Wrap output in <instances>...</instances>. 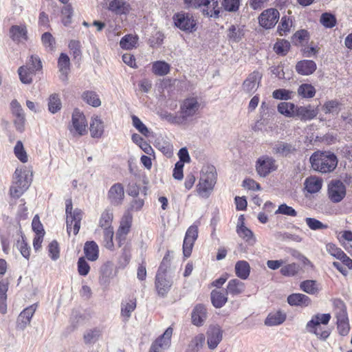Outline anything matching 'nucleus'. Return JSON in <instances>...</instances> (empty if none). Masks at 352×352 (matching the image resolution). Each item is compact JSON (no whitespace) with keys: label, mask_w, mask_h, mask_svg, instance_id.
<instances>
[{"label":"nucleus","mask_w":352,"mask_h":352,"mask_svg":"<svg viewBox=\"0 0 352 352\" xmlns=\"http://www.w3.org/2000/svg\"><path fill=\"white\" fill-rule=\"evenodd\" d=\"M262 76V74L256 70L250 73L242 84L243 91L250 95L253 94L259 87Z\"/></svg>","instance_id":"obj_11"},{"label":"nucleus","mask_w":352,"mask_h":352,"mask_svg":"<svg viewBox=\"0 0 352 352\" xmlns=\"http://www.w3.org/2000/svg\"><path fill=\"white\" fill-rule=\"evenodd\" d=\"M173 285V280L167 276L156 274L155 287L159 296L165 298Z\"/></svg>","instance_id":"obj_14"},{"label":"nucleus","mask_w":352,"mask_h":352,"mask_svg":"<svg viewBox=\"0 0 352 352\" xmlns=\"http://www.w3.org/2000/svg\"><path fill=\"white\" fill-rule=\"evenodd\" d=\"M90 133L92 138H99L104 133V123L98 116H93L90 122Z\"/></svg>","instance_id":"obj_27"},{"label":"nucleus","mask_w":352,"mask_h":352,"mask_svg":"<svg viewBox=\"0 0 352 352\" xmlns=\"http://www.w3.org/2000/svg\"><path fill=\"white\" fill-rule=\"evenodd\" d=\"M283 214L289 217H296L297 212L294 208L287 206L286 204H280L275 211V214Z\"/></svg>","instance_id":"obj_60"},{"label":"nucleus","mask_w":352,"mask_h":352,"mask_svg":"<svg viewBox=\"0 0 352 352\" xmlns=\"http://www.w3.org/2000/svg\"><path fill=\"white\" fill-rule=\"evenodd\" d=\"M244 290L245 284L242 281L234 278L228 282L226 289V294H230L233 296H238L242 294Z\"/></svg>","instance_id":"obj_29"},{"label":"nucleus","mask_w":352,"mask_h":352,"mask_svg":"<svg viewBox=\"0 0 352 352\" xmlns=\"http://www.w3.org/2000/svg\"><path fill=\"white\" fill-rule=\"evenodd\" d=\"M295 112V118H298L304 121L311 120L318 115V110L311 104L306 107L296 105Z\"/></svg>","instance_id":"obj_20"},{"label":"nucleus","mask_w":352,"mask_h":352,"mask_svg":"<svg viewBox=\"0 0 352 352\" xmlns=\"http://www.w3.org/2000/svg\"><path fill=\"white\" fill-rule=\"evenodd\" d=\"M62 103L58 94H53L50 96L48 99V110L52 113H56L60 110Z\"/></svg>","instance_id":"obj_46"},{"label":"nucleus","mask_w":352,"mask_h":352,"mask_svg":"<svg viewBox=\"0 0 352 352\" xmlns=\"http://www.w3.org/2000/svg\"><path fill=\"white\" fill-rule=\"evenodd\" d=\"M298 94L303 98H311L315 96L316 89L310 84H302L298 89Z\"/></svg>","instance_id":"obj_45"},{"label":"nucleus","mask_w":352,"mask_h":352,"mask_svg":"<svg viewBox=\"0 0 352 352\" xmlns=\"http://www.w3.org/2000/svg\"><path fill=\"white\" fill-rule=\"evenodd\" d=\"M78 272L80 276H87L90 270V266L84 257H80L78 263Z\"/></svg>","instance_id":"obj_64"},{"label":"nucleus","mask_w":352,"mask_h":352,"mask_svg":"<svg viewBox=\"0 0 352 352\" xmlns=\"http://www.w3.org/2000/svg\"><path fill=\"white\" fill-rule=\"evenodd\" d=\"M285 319L286 314L281 311H277L268 314L265 320V324L270 327L277 326L284 322Z\"/></svg>","instance_id":"obj_31"},{"label":"nucleus","mask_w":352,"mask_h":352,"mask_svg":"<svg viewBox=\"0 0 352 352\" xmlns=\"http://www.w3.org/2000/svg\"><path fill=\"white\" fill-rule=\"evenodd\" d=\"M11 38L14 41L19 42L21 40H27V30L25 27L12 25L10 30Z\"/></svg>","instance_id":"obj_38"},{"label":"nucleus","mask_w":352,"mask_h":352,"mask_svg":"<svg viewBox=\"0 0 352 352\" xmlns=\"http://www.w3.org/2000/svg\"><path fill=\"white\" fill-rule=\"evenodd\" d=\"M84 252L86 258L89 261H95L98 258V246L94 241H87L85 243L84 246Z\"/></svg>","instance_id":"obj_28"},{"label":"nucleus","mask_w":352,"mask_h":352,"mask_svg":"<svg viewBox=\"0 0 352 352\" xmlns=\"http://www.w3.org/2000/svg\"><path fill=\"white\" fill-rule=\"evenodd\" d=\"M223 331L219 326H212L208 331L207 342L210 349H215L222 340Z\"/></svg>","instance_id":"obj_22"},{"label":"nucleus","mask_w":352,"mask_h":352,"mask_svg":"<svg viewBox=\"0 0 352 352\" xmlns=\"http://www.w3.org/2000/svg\"><path fill=\"white\" fill-rule=\"evenodd\" d=\"M245 26L231 25L227 30V38L231 43H239L245 36Z\"/></svg>","instance_id":"obj_21"},{"label":"nucleus","mask_w":352,"mask_h":352,"mask_svg":"<svg viewBox=\"0 0 352 352\" xmlns=\"http://www.w3.org/2000/svg\"><path fill=\"white\" fill-rule=\"evenodd\" d=\"M300 289L309 294H316L318 292V289L316 286V281L313 280H307L301 282L300 285Z\"/></svg>","instance_id":"obj_54"},{"label":"nucleus","mask_w":352,"mask_h":352,"mask_svg":"<svg viewBox=\"0 0 352 352\" xmlns=\"http://www.w3.org/2000/svg\"><path fill=\"white\" fill-rule=\"evenodd\" d=\"M346 193V186L340 180L333 179L328 184L327 195L331 202H340L345 197Z\"/></svg>","instance_id":"obj_7"},{"label":"nucleus","mask_w":352,"mask_h":352,"mask_svg":"<svg viewBox=\"0 0 352 352\" xmlns=\"http://www.w3.org/2000/svg\"><path fill=\"white\" fill-rule=\"evenodd\" d=\"M250 272V267L247 261H239L236 263L235 273L239 278L245 280L248 278Z\"/></svg>","instance_id":"obj_35"},{"label":"nucleus","mask_w":352,"mask_h":352,"mask_svg":"<svg viewBox=\"0 0 352 352\" xmlns=\"http://www.w3.org/2000/svg\"><path fill=\"white\" fill-rule=\"evenodd\" d=\"M14 153L16 158L22 163H25L28 162V155L21 140L16 142V144L14 148Z\"/></svg>","instance_id":"obj_51"},{"label":"nucleus","mask_w":352,"mask_h":352,"mask_svg":"<svg viewBox=\"0 0 352 352\" xmlns=\"http://www.w3.org/2000/svg\"><path fill=\"white\" fill-rule=\"evenodd\" d=\"M41 41L44 47L49 51H53L55 48V38L50 32H45L41 36Z\"/></svg>","instance_id":"obj_57"},{"label":"nucleus","mask_w":352,"mask_h":352,"mask_svg":"<svg viewBox=\"0 0 352 352\" xmlns=\"http://www.w3.org/2000/svg\"><path fill=\"white\" fill-rule=\"evenodd\" d=\"M136 306L137 300L134 297L122 300L121 303V316L124 318L125 320H128L131 318L132 312L135 309Z\"/></svg>","instance_id":"obj_25"},{"label":"nucleus","mask_w":352,"mask_h":352,"mask_svg":"<svg viewBox=\"0 0 352 352\" xmlns=\"http://www.w3.org/2000/svg\"><path fill=\"white\" fill-rule=\"evenodd\" d=\"M316 69L317 65L316 63L311 60H302L296 65V72L302 76L311 75Z\"/></svg>","instance_id":"obj_23"},{"label":"nucleus","mask_w":352,"mask_h":352,"mask_svg":"<svg viewBox=\"0 0 352 352\" xmlns=\"http://www.w3.org/2000/svg\"><path fill=\"white\" fill-rule=\"evenodd\" d=\"M337 329L340 335L346 336L350 331L349 317L337 318Z\"/></svg>","instance_id":"obj_53"},{"label":"nucleus","mask_w":352,"mask_h":352,"mask_svg":"<svg viewBox=\"0 0 352 352\" xmlns=\"http://www.w3.org/2000/svg\"><path fill=\"white\" fill-rule=\"evenodd\" d=\"M87 122L85 115L79 109H75L72 116L70 131L81 136L87 133Z\"/></svg>","instance_id":"obj_9"},{"label":"nucleus","mask_w":352,"mask_h":352,"mask_svg":"<svg viewBox=\"0 0 352 352\" xmlns=\"http://www.w3.org/2000/svg\"><path fill=\"white\" fill-rule=\"evenodd\" d=\"M217 182V173L214 166H206L201 170V177L197 186V193L202 198H208Z\"/></svg>","instance_id":"obj_3"},{"label":"nucleus","mask_w":352,"mask_h":352,"mask_svg":"<svg viewBox=\"0 0 352 352\" xmlns=\"http://www.w3.org/2000/svg\"><path fill=\"white\" fill-rule=\"evenodd\" d=\"M204 340L205 338L203 334L195 336L188 344L186 352H198L202 347Z\"/></svg>","instance_id":"obj_47"},{"label":"nucleus","mask_w":352,"mask_h":352,"mask_svg":"<svg viewBox=\"0 0 352 352\" xmlns=\"http://www.w3.org/2000/svg\"><path fill=\"white\" fill-rule=\"evenodd\" d=\"M25 66H28L29 69L33 71L35 73L37 71L41 70L43 67L40 58L38 56L34 55H31L30 56Z\"/></svg>","instance_id":"obj_55"},{"label":"nucleus","mask_w":352,"mask_h":352,"mask_svg":"<svg viewBox=\"0 0 352 352\" xmlns=\"http://www.w3.org/2000/svg\"><path fill=\"white\" fill-rule=\"evenodd\" d=\"M18 74L22 83L30 85L32 82V76L35 72L29 69L28 66L23 65L18 69Z\"/></svg>","instance_id":"obj_41"},{"label":"nucleus","mask_w":352,"mask_h":352,"mask_svg":"<svg viewBox=\"0 0 352 352\" xmlns=\"http://www.w3.org/2000/svg\"><path fill=\"white\" fill-rule=\"evenodd\" d=\"M320 22L326 28H332L336 25L337 20L333 14L324 12L321 14Z\"/></svg>","instance_id":"obj_48"},{"label":"nucleus","mask_w":352,"mask_h":352,"mask_svg":"<svg viewBox=\"0 0 352 352\" xmlns=\"http://www.w3.org/2000/svg\"><path fill=\"white\" fill-rule=\"evenodd\" d=\"M287 301L291 306L301 307H307L311 303V299L309 296L299 293L289 295Z\"/></svg>","instance_id":"obj_24"},{"label":"nucleus","mask_w":352,"mask_h":352,"mask_svg":"<svg viewBox=\"0 0 352 352\" xmlns=\"http://www.w3.org/2000/svg\"><path fill=\"white\" fill-rule=\"evenodd\" d=\"M309 37V34L306 30H300L295 32L293 35L292 39V42L296 45H300L302 43V41L305 40H308Z\"/></svg>","instance_id":"obj_62"},{"label":"nucleus","mask_w":352,"mask_h":352,"mask_svg":"<svg viewBox=\"0 0 352 352\" xmlns=\"http://www.w3.org/2000/svg\"><path fill=\"white\" fill-rule=\"evenodd\" d=\"M102 229L104 230L103 235L104 246L108 249H112L113 248V237L114 234L113 227Z\"/></svg>","instance_id":"obj_61"},{"label":"nucleus","mask_w":352,"mask_h":352,"mask_svg":"<svg viewBox=\"0 0 352 352\" xmlns=\"http://www.w3.org/2000/svg\"><path fill=\"white\" fill-rule=\"evenodd\" d=\"M280 14L276 8L267 9L258 16V23L265 29H270L277 23Z\"/></svg>","instance_id":"obj_10"},{"label":"nucleus","mask_w":352,"mask_h":352,"mask_svg":"<svg viewBox=\"0 0 352 352\" xmlns=\"http://www.w3.org/2000/svg\"><path fill=\"white\" fill-rule=\"evenodd\" d=\"M74 10L71 4H67L61 9L62 23L65 26H68L72 23Z\"/></svg>","instance_id":"obj_50"},{"label":"nucleus","mask_w":352,"mask_h":352,"mask_svg":"<svg viewBox=\"0 0 352 352\" xmlns=\"http://www.w3.org/2000/svg\"><path fill=\"white\" fill-rule=\"evenodd\" d=\"M305 222L308 227L312 230H324L328 228L327 225L322 223L315 218L307 217Z\"/></svg>","instance_id":"obj_59"},{"label":"nucleus","mask_w":352,"mask_h":352,"mask_svg":"<svg viewBox=\"0 0 352 352\" xmlns=\"http://www.w3.org/2000/svg\"><path fill=\"white\" fill-rule=\"evenodd\" d=\"M299 270V265L296 263H292L283 265L280 272L283 276L290 277L296 276L298 273Z\"/></svg>","instance_id":"obj_49"},{"label":"nucleus","mask_w":352,"mask_h":352,"mask_svg":"<svg viewBox=\"0 0 352 352\" xmlns=\"http://www.w3.org/2000/svg\"><path fill=\"white\" fill-rule=\"evenodd\" d=\"M226 293L223 294L220 291L214 289L211 292L210 298L212 305L215 308H221L228 301Z\"/></svg>","instance_id":"obj_33"},{"label":"nucleus","mask_w":352,"mask_h":352,"mask_svg":"<svg viewBox=\"0 0 352 352\" xmlns=\"http://www.w3.org/2000/svg\"><path fill=\"white\" fill-rule=\"evenodd\" d=\"M102 336V330L98 327L86 330L83 335V340L86 344H94Z\"/></svg>","instance_id":"obj_30"},{"label":"nucleus","mask_w":352,"mask_h":352,"mask_svg":"<svg viewBox=\"0 0 352 352\" xmlns=\"http://www.w3.org/2000/svg\"><path fill=\"white\" fill-rule=\"evenodd\" d=\"M330 314H317L307 323L308 332L315 334L318 338L325 340L330 335V330L327 327L331 320Z\"/></svg>","instance_id":"obj_2"},{"label":"nucleus","mask_w":352,"mask_h":352,"mask_svg":"<svg viewBox=\"0 0 352 352\" xmlns=\"http://www.w3.org/2000/svg\"><path fill=\"white\" fill-rule=\"evenodd\" d=\"M276 168V160L272 157L263 155L256 162V170L261 177H265Z\"/></svg>","instance_id":"obj_8"},{"label":"nucleus","mask_w":352,"mask_h":352,"mask_svg":"<svg viewBox=\"0 0 352 352\" xmlns=\"http://www.w3.org/2000/svg\"><path fill=\"white\" fill-rule=\"evenodd\" d=\"M170 65L162 60L155 61L152 65L153 73L159 76H163L168 74L170 72Z\"/></svg>","instance_id":"obj_39"},{"label":"nucleus","mask_w":352,"mask_h":352,"mask_svg":"<svg viewBox=\"0 0 352 352\" xmlns=\"http://www.w3.org/2000/svg\"><path fill=\"white\" fill-rule=\"evenodd\" d=\"M333 304L334 306L336 319L348 317L346 306L343 300L340 299H335Z\"/></svg>","instance_id":"obj_43"},{"label":"nucleus","mask_w":352,"mask_h":352,"mask_svg":"<svg viewBox=\"0 0 352 352\" xmlns=\"http://www.w3.org/2000/svg\"><path fill=\"white\" fill-rule=\"evenodd\" d=\"M138 38L131 34H126L123 36L120 41V46L122 49L131 50L134 47L137 43Z\"/></svg>","instance_id":"obj_52"},{"label":"nucleus","mask_w":352,"mask_h":352,"mask_svg":"<svg viewBox=\"0 0 352 352\" xmlns=\"http://www.w3.org/2000/svg\"><path fill=\"white\" fill-rule=\"evenodd\" d=\"M32 179L25 170L16 168L14 173V181L10 188V194L14 199L19 198L29 188Z\"/></svg>","instance_id":"obj_4"},{"label":"nucleus","mask_w":352,"mask_h":352,"mask_svg":"<svg viewBox=\"0 0 352 352\" xmlns=\"http://www.w3.org/2000/svg\"><path fill=\"white\" fill-rule=\"evenodd\" d=\"M21 239H19L16 242V248L24 258L29 259L30 255V247L25 241V236L23 235H21Z\"/></svg>","instance_id":"obj_56"},{"label":"nucleus","mask_w":352,"mask_h":352,"mask_svg":"<svg viewBox=\"0 0 352 352\" xmlns=\"http://www.w3.org/2000/svg\"><path fill=\"white\" fill-rule=\"evenodd\" d=\"M113 218V210L107 208L101 214L98 225L101 228H112L111 223Z\"/></svg>","instance_id":"obj_37"},{"label":"nucleus","mask_w":352,"mask_h":352,"mask_svg":"<svg viewBox=\"0 0 352 352\" xmlns=\"http://www.w3.org/2000/svg\"><path fill=\"white\" fill-rule=\"evenodd\" d=\"M198 236V228L191 226L187 230L183 243V254L186 258L190 256L195 241Z\"/></svg>","instance_id":"obj_12"},{"label":"nucleus","mask_w":352,"mask_h":352,"mask_svg":"<svg viewBox=\"0 0 352 352\" xmlns=\"http://www.w3.org/2000/svg\"><path fill=\"white\" fill-rule=\"evenodd\" d=\"M305 189L308 192L314 194L318 192L322 188V179L316 177H309L306 179Z\"/></svg>","instance_id":"obj_34"},{"label":"nucleus","mask_w":352,"mask_h":352,"mask_svg":"<svg viewBox=\"0 0 352 352\" xmlns=\"http://www.w3.org/2000/svg\"><path fill=\"white\" fill-rule=\"evenodd\" d=\"M200 107V104L195 97H190L186 98L180 105V117L179 118V122L186 121L188 118L194 116L198 111Z\"/></svg>","instance_id":"obj_6"},{"label":"nucleus","mask_w":352,"mask_h":352,"mask_svg":"<svg viewBox=\"0 0 352 352\" xmlns=\"http://www.w3.org/2000/svg\"><path fill=\"white\" fill-rule=\"evenodd\" d=\"M36 307L37 305L33 304L21 312L17 318L16 329L23 330L28 324H30L31 319L36 311Z\"/></svg>","instance_id":"obj_17"},{"label":"nucleus","mask_w":352,"mask_h":352,"mask_svg":"<svg viewBox=\"0 0 352 352\" xmlns=\"http://www.w3.org/2000/svg\"><path fill=\"white\" fill-rule=\"evenodd\" d=\"M8 283L2 280L0 281V312L5 314L7 312V292Z\"/></svg>","instance_id":"obj_36"},{"label":"nucleus","mask_w":352,"mask_h":352,"mask_svg":"<svg viewBox=\"0 0 352 352\" xmlns=\"http://www.w3.org/2000/svg\"><path fill=\"white\" fill-rule=\"evenodd\" d=\"M173 21L175 27L186 33L197 31V23L193 15L189 12H179L173 14Z\"/></svg>","instance_id":"obj_5"},{"label":"nucleus","mask_w":352,"mask_h":352,"mask_svg":"<svg viewBox=\"0 0 352 352\" xmlns=\"http://www.w3.org/2000/svg\"><path fill=\"white\" fill-rule=\"evenodd\" d=\"M124 199V190L123 185L120 183H116L112 185L107 192V199L111 205L114 206H120Z\"/></svg>","instance_id":"obj_13"},{"label":"nucleus","mask_w":352,"mask_h":352,"mask_svg":"<svg viewBox=\"0 0 352 352\" xmlns=\"http://www.w3.org/2000/svg\"><path fill=\"white\" fill-rule=\"evenodd\" d=\"M192 323L197 327L204 324L207 318V310L202 304L197 305L191 313Z\"/></svg>","instance_id":"obj_19"},{"label":"nucleus","mask_w":352,"mask_h":352,"mask_svg":"<svg viewBox=\"0 0 352 352\" xmlns=\"http://www.w3.org/2000/svg\"><path fill=\"white\" fill-rule=\"evenodd\" d=\"M58 66L60 73V79L62 81H66L67 80V74L70 66V60L66 54H60L58 60Z\"/></svg>","instance_id":"obj_26"},{"label":"nucleus","mask_w":352,"mask_h":352,"mask_svg":"<svg viewBox=\"0 0 352 352\" xmlns=\"http://www.w3.org/2000/svg\"><path fill=\"white\" fill-rule=\"evenodd\" d=\"M312 168L322 173L333 172L338 165L337 156L330 151H316L310 157Z\"/></svg>","instance_id":"obj_1"},{"label":"nucleus","mask_w":352,"mask_h":352,"mask_svg":"<svg viewBox=\"0 0 352 352\" xmlns=\"http://www.w3.org/2000/svg\"><path fill=\"white\" fill-rule=\"evenodd\" d=\"M290 43L285 39L278 40L274 45V50L280 56H285L290 49Z\"/></svg>","instance_id":"obj_44"},{"label":"nucleus","mask_w":352,"mask_h":352,"mask_svg":"<svg viewBox=\"0 0 352 352\" xmlns=\"http://www.w3.org/2000/svg\"><path fill=\"white\" fill-rule=\"evenodd\" d=\"M82 218V211L80 209L76 208L74 213L72 217H67V231L68 234H70L72 229L73 228V232L74 235H76L80 228V221Z\"/></svg>","instance_id":"obj_18"},{"label":"nucleus","mask_w":352,"mask_h":352,"mask_svg":"<svg viewBox=\"0 0 352 352\" xmlns=\"http://www.w3.org/2000/svg\"><path fill=\"white\" fill-rule=\"evenodd\" d=\"M173 331L172 327H168L164 333L155 340L151 346L152 352H162L163 350L168 349L170 345Z\"/></svg>","instance_id":"obj_15"},{"label":"nucleus","mask_w":352,"mask_h":352,"mask_svg":"<svg viewBox=\"0 0 352 352\" xmlns=\"http://www.w3.org/2000/svg\"><path fill=\"white\" fill-rule=\"evenodd\" d=\"M108 9L116 14H126L128 9L126 2L123 0H112L109 2Z\"/></svg>","instance_id":"obj_40"},{"label":"nucleus","mask_w":352,"mask_h":352,"mask_svg":"<svg viewBox=\"0 0 352 352\" xmlns=\"http://www.w3.org/2000/svg\"><path fill=\"white\" fill-rule=\"evenodd\" d=\"M272 153L278 156L289 157L296 153L297 149L296 146L291 143L278 141L272 147Z\"/></svg>","instance_id":"obj_16"},{"label":"nucleus","mask_w":352,"mask_h":352,"mask_svg":"<svg viewBox=\"0 0 352 352\" xmlns=\"http://www.w3.org/2000/svg\"><path fill=\"white\" fill-rule=\"evenodd\" d=\"M82 100L87 104L98 107L101 104L98 95L93 91H86L82 94Z\"/></svg>","instance_id":"obj_42"},{"label":"nucleus","mask_w":352,"mask_h":352,"mask_svg":"<svg viewBox=\"0 0 352 352\" xmlns=\"http://www.w3.org/2000/svg\"><path fill=\"white\" fill-rule=\"evenodd\" d=\"M133 126L142 135L148 136L149 131L146 126L136 116H131Z\"/></svg>","instance_id":"obj_58"},{"label":"nucleus","mask_w":352,"mask_h":352,"mask_svg":"<svg viewBox=\"0 0 352 352\" xmlns=\"http://www.w3.org/2000/svg\"><path fill=\"white\" fill-rule=\"evenodd\" d=\"M278 111L287 118H295L296 105L292 102H281L278 104Z\"/></svg>","instance_id":"obj_32"},{"label":"nucleus","mask_w":352,"mask_h":352,"mask_svg":"<svg viewBox=\"0 0 352 352\" xmlns=\"http://www.w3.org/2000/svg\"><path fill=\"white\" fill-rule=\"evenodd\" d=\"M292 91L285 89H278L272 92V97L276 100H287L292 99Z\"/></svg>","instance_id":"obj_63"}]
</instances>
